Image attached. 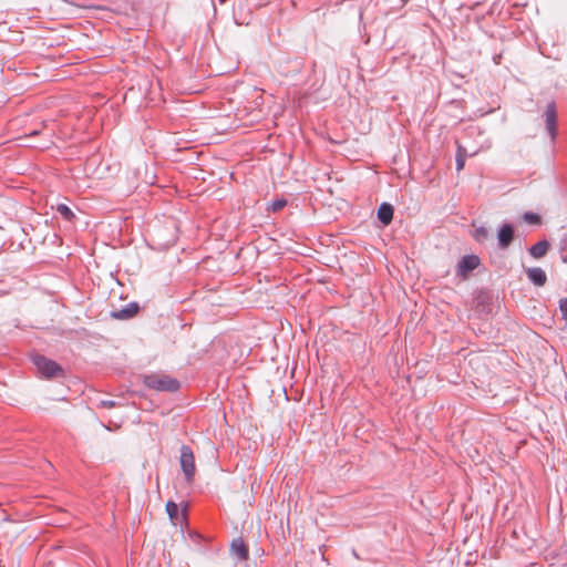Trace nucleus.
<instances>
[{
    "label": "nucleus",
    "mask_w": 567,
    "mask_h": 567,
    "mask_svg": "<svg viewBox=\"0 0 567 567\" xmlns=\"http://www.w3.org/2000/svg\"><path fill=\"white\" fill-rule=\"evenodd\" d=\"M546 130L551 138H555L557 134V113L554 103L547 105L545 113Z\"/></svg>",
    "instance_id": "423d86ee"
},
{
    "label": "nucleus",
    "mask_w": 567,
    "mask_h": 567,
    "mask_svg": "<svg viewBox=\"0 0 567 567\" xmlns=\"http://www.w3.org/2000/svg\"><path fill=\"white\" fill-rule=\"evenodd\" d=\"M140 310V305L135 301L127 303L125 307L118 310H113L111 317L116 320H128L134 318Z\"/></svg>",
    "instance_id": "0eeeda50"
},
{
    "label": "nucleus",
    "mask_w": 567,
    "mask_h": 567,
    "mask_svg": "<svg viewBox=\"0 0 567 567\" xmlns=\"http://www.w3.org/2000/svg\"><path fill=\"white\" fill-rule=\"evenodd\" d=\"M287 205V200L284 198H277L271 202L270 204V210L276 213L281 210Z\"/></svg>",
    "instance_id": "a211bd4d"
},
{
    "label": "nucleus",
    "mask_w": 567,
    "mask_h": 567,
    "mask_svg": "<svg viewBox=\"0 0 567 567\" xmlns=\"http://www.w3.org/2000/svg\"><path fill=\"white\" fill-rule=\"evenodd\" d=\"M32 362L43 378L50 379L53 377H62L64 374L60 364L42 354L33 355Z\"/></svg>",
    "instance_id": "f257e3e1"
},
{
    "label": "nucleus",
    "mask_w": 567,
    "mask_h": 567,
    "mask_svg": "<svg viewBox=\"0 0 567 567\" xmlns=\"http://www.w3.org/2000/svg\"><path fill=\"white\" fill-rule=\"evenodd\" d=\"M560 258L564 264H567V233L561 237L559 241Z\"/></svg>",
    "instance_id": "f3484780"
},
{
    "label": "nucleus",
    "mask_w": 567,
    "mask_h": 567,
    "mask_svg": "<svg viewBox=\"0 0 567 567\" xmlns=\"http://www.w3.org/2000/svg\"><path fill=\"white\" fill-rule=\"evenodd\" d=\"M523 219L530 225H539L542 223L540 216L534 212H526Z\"/></svg>",
    "instance_id": "2eb2a0df"
},
{
    "label": "nucleus",
    "mask_w": 567,
    "mask_h": 567,
    "mask_svg": "<svg viewBox=\"0 0 567 567\" xmlns=\"http://www.w3.org/2000/svg\"><path fill=\"white\" fill-rule=\"evenodd\" d=\"M467 156H468V153H467L466 148L464 146H462L461 144H457L456 156H455L457 172H460L464 168L465 159Z\"/></svg>",
    "instance_id": "f8f14e48"
},
{
    "label": "nucleus",
    "mask_w": 567,
    "mask_h": 567,
    "mask_svg": "<svg viewBox=\"0 0 567 567\" xmlns=\"http://www.w3.org/2000/svg\"><path fill=\"white\" fill-rule=\"evenodd\" d=\"M559 309L561 311L563 319L567 321V298L560 299Z\"/></svg>",
    "instance_id": "6ab92c4d"
},
{
    "label": "nucleus",
    "mask_w": 567,
    "mask_h": 567,
    "mask_svg": "<svg viewBox=\"0 0 567 567\" xmlns=\"http://www.w3.org/2000/svg\"><path fill=\"white\" fill-rule=\"evenodd\" d=\"M515 237V228L509 223H504L497 230V245L499 249H507Z\"/></svg>",
    "instance_id": "39448f33"
},
{
    "label": "nucleus",
    "mask_w": 567,
    "mask_h": 567,
    "mask_svg": "<svg viewBox=\"0 0 567 567\" xmlns=\"http://www.w3.org/2000/svg\"><path fill=\"white\" fill-rule=\"evenodd\" d=\"M230 551L239 560H245L249 556L248 546L244 543V540L241 538L233 539V542L230 544Z\"/></svg>",
    "instance_id": "1a4fd4ad"
},
{
    "label": "nucleus",
    "mask_w": 567,
    "mask_h": 567,
    "mask_svg": "<svg viewBox=\"0 0 567 567\" xmlns=\"http://www.w3.org/2000/svg\"><path fill=\"white\" fill-rule=\"evenodd\" d=\"M527 278L537 287H543L547 281V275L540 267H532L526 270Z\"/></svg>",
    "instance_id": "6e6552de"
},
{
    "label": "nucleus",
    "mask_w": 567,
    "mask_h": 567,
    "mask_svg": "<svg viewBox=\"0 0 567 567\" xmlns=\"http://www.w3.org/2000/svg\"><path fill=\"white\" fill-rule=\"evenodd\" d=\"M481 264L478 256L471 254L463 256L456 265V276L463 280L467 279L473 270Z\"/></svg>",
    "instance_id": "20e7f679"
},
{
    "label": "nucleus",
    "mask_w": 567,
    "mask_h": 567,
    "mask_svg": "<svg viewBox=\"0 0 567 567\" xmlns=\"http://www.w3.org/2000/svg\"><path fill=\"white\" fill-rule=\"evenodd\" d=\"M549 247H550L549 241L546 239H543V240L537 241L533 246H530L528 248V251L533 258L539 259V258H543L547 254Z\"/></svg>",
    "instance_id": "9b49d317"
},
{
    "label": "nucleus",
    "mask_w": 567,
    "mask_h": 567,
    "mask_svg": "<svg viewBox=\"0 0 567 567\" xmlns=\"http://www.w3.org/2000/svg\"><path fill=\"white\" fill-rule=\"evenodd\" d=\"M144 383L148 389L167 392H176L181 386L177 379L171 378L168 375H146Z\"/></svg>",
    "instance_id": "f03ea898"
},
{
    "label": "nucleus",
    "mask_w": 567,
    "mask_h": 567,
    "mask_svg": "<svg viewBox=\"0 0 567 567\" xmlns=\"http://www.w3.org/2000/svg\"><path fill=\"white\" fill-rule=\"evenodd\" d=\"M116 404L117 403L113 400H102L100 402V406L106 408V409H112V408L116 406Z\"/></svg>",
    "instance_id": "aec40b11"
},
{
    "label": "nucleus",
    "mask_w": 567,
    "mask_h": 567,
    "mask_svg": "<svg viewBox=\"0 0 567 567\" xmlns=\"http://www.w3.org/2000/svg\"><path fill=\"white\" fill-rule=\"evenodd\" d=\"M56 212L61 215V217L68 221H72L75 218L72 209L65 204H59L56 206Z\"/></svg>",
    "instance_id": "4468645a"
},
{
    "label": "nucleus",
    "mask_w": 567,
    "mask_h": 567,
    "mask_svg": "<svg viewBox=\"0 0 567 567\" xmlns=\"http://www.w3.org/2000/svg\"><path fill=\"white\" fill-rule=\"evenodd\" d=\"M394 208L389 203H382L378 208V219L382 225H389L393 219Z\"/></svg>",
    "instance_id": "9d476101"
},
{
    "label": "nucleus",
    "mask_w": 567,
    "mask_h": 567,
    "mask_svg": "<svg viewBox=\"0 0 567 567\" xmlns=\"http://www.w3.org/2000/svg\"><path fill=\"white\" fill-rule=\"evenodd\" d=\"M178 512H179V508L175 502L168 501L166 503V513L171 519L177 518Z\"/></svg>",
    "instance_id": "dca6fc26"
},
{
    "label": "nucleus",
    "mask_w": 567,
    "mask_h": 567,
    "mask_svg": "<svg viewBox=\"0 0 567 567\" xmlns=\"http://www.w3.org/2000/svg\"><path fill=\"white\" fill-rule=\"evenodd\" d=\"M179 463L187 482H190L196 472L195 456L190 446L183 444L181 447Z\"/></svg>",
    "instance_id": "7ed1b4c3"
},
{
    "label": "nucleus",
    "mask_w": 567,
    "mask_h": 567,
    "mask_svg": "<svg viewBox=\"0 0 567 567\" xmlns=\"http://www.w3.org/2000/svg\"><path fill=\"white\" fill-rule=\"evenodd\" d=\"M489 237H491L489 230L484 226L476 227L473 231V238L478 244L485 243L486 240L489 239Z\"/></svg>",
    "instance_id": "ddd939ff"
}]
</instances>
